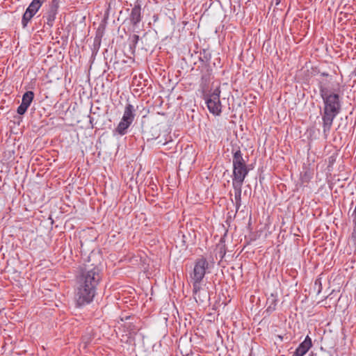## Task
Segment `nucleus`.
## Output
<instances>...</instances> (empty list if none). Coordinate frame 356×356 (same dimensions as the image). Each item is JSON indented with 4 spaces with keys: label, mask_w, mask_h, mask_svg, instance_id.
Wrapping results in <instances>:
<instances>
[{
    "label": "nucleus",
    "mask_w": 356,
    "mask_h": 356,
    "mask_svg": "<svg viewBox=\"0 0 356 356\" xmlns=\"http://www.w3.org/2000/svg\"><path fill=\"white\" fill-rule=\"evenodd\" d=\"M320 94L323 100L324 108L322 115L323 129L324 134H327L331 129L332 122L341 111L339 95L321 86Z\"/></svg>",
    "instance_id": "obj_1"
},
{
    "label": "nucleus",
    "mask_w": 356,
    "mask_h": 356,
    "mask_svg": "<svg viewBox=\"0 0 356 356\" xmlns=\"http://www.w3.org/2000/svg\"><path fill=\"white\" fill-rule=\"evenodd\" d=\"M96 286L76 278V288L74 293V301L77 307L90 304L94 299Z\"/></svg>",
    "instance_id": "obj_2"
},
{
    "label": "nucleus",
    "mask_w": 356,
    "mask_h": 356,
    "mask_svg": "<svg viewBox=\"0 0 356 356\" xmlns=\"http://www.w3.org/2000/svg\"><path fill=\"white\" fill-rule=\"evenodd\" d=\"M102 273L101 269L96 265L86 264L81 268L79 275L76 277L85 282L96 287L102 280Z\"/></svg>",
    "instance_id": "obj_3"
},
{
    "label": "nucleus",
    "mask_w": 356,
    "mask_h": 356,
    "mask_svg": "<svg viewBox=\"0 0 356 356\" xmlns=\"http://www.w3.org/2000/svg\"><path fill=\"white\" fill-rule=\"evenodd\" d=\"M209 268V262L206 258L202 257L196 259L194 265L193 271L191 275V279L193 282V286L195 289H199V284H200L207 270Z\"/></svg>",
    "instance_id": "obj_4"
},
{
    "label": "nucleus",
    "mask_w": 356,
    "mask_h": 356,
    "mask_svg": "<svg viewBox=\"0 0 356 356\" xmlns=\"http://www.w3.org/2000/svg\"><path fill=\"white\" fill-rule=\"evenodd\" d=\"M220 93V88L217 87L210 93L205 95L204 97L209 112L214 115H220L222 113Z\"/></svg>",
    "instance_id": "obj_5"
},
{
    "label": "nucleus",
    "mask_w": 356,
    "mask_h": 356,
    "mask_svg": "<svg viewBox=\"0 0 356 356\" xmlns=\"http://www.w3.org/2000/svg\"><path fill=\"white\" fill-rule=\"evenodd\" d=\"M248 172L247 165H233L232 181L243 183Z\"/></svg>",
    "instance_id": "obj_6"
},
{
    "label": "nucleus",
    "mask_w": 356,
    "mask_h": 356,
    "mask_svg": "<svg viewBox=\"0 0 356 356\" xmlns=\"http://www.w3.org/2000/svg\"><path fill=\"white\" fill-rule=\"evenodd\" d=\"M58 8V5L57 1L52 0L51 4L49 5V10L47 11L45 16L47 18V24L50 27L54 25L56 15L57 14Z\"/></svg>",
    "instance_id": "obj_7"
},
{
    "label": "nucleus",
    "mask_w": 356,
    "mask_h": 356,
    "mask_svg": "<svg viewBox=\"0 0 356 356\" xmlns=\"http://www.w3.org/2000/svg\"><path fill=\"white\" fill-rule=\"evenodd\" d=\"M312 346V339L307 335L294 352L295 356H304Z\"/></svg>",
    "instance_id": "obj_8"
},
{
    "label": "nucleus",
    "mask_w": 356,
    "mask_h": 356,
    "mask_svg": "<svg viewBox=\"0 0 356 356\" xmlns=\"http://www.w3.org/2000/svg\"><path fill=\"white\" fill-rule=\"evenodd\" d=\"M193 297L197 302H204L205 301L209 300V293L201 288L200 284H199V289H195L193 287Z\"/></svg>",
    "instance_id": "obj_9"
},
{
    "label": "nucleus",
    "mask_w": 356,
    "mask_h": 356,
    "mask_svg": "<svg viewBox=\"0 0 356 356\" xmlns=\"http://www.w3.org/2000/svg\"><path fill=\"white\" fill-rule=\"evenodd\" d=\"M142 19L141 8L140 5H135L131 9L130 21L134 26H136Z\"/></svg>",
    "instance_id": "obj_10"
},
{
    "label": "nucleus",
    "mask_w": 356,
    "mask_h": 356,
    "mask_svg": "<svg viewBox=\"0 0 356 356\" xmlns=\"http://www.w3.org/2000/svg\"><path fill=\"white\" fill-rule=\"evenodd\" d=\"M134 106L131 104H127L124 108V113L122 118L123 121L133 122L136 116Z\"/></svg>",
    "instance_id": "obj_11"
},
{
    "label": "nucleus",
    "mask_w": 356,
    "mask_h": 356,
    "mask_svg": "<svg viewBox=\"0 0 356 356\" xmlns=\"http://www.w3.org/2000/svg\"><path fill=\"white\" fill-rule=\"evenodd\" d=\"M132 123L128 121H123L121 119L116 128L114 129V133L120 136H124L127 133V129Z\"/></svg>",
    "instance_id": "obj_12"
},
{
    "label": "nucleus",
    "mask_w": 356,
    "mask_h": 356,
    "mask_svg": "<svg viewBox=\"0 0 356 356\" xmlns=\"http://www.w3.org/2000/svg\"><path fill=\"white\" fill-rule=\"evenodd\" d=\"M243 183L232 181V186L234 190L235 202H241V188Z\"/></svg>",
    "instance_id": "obj_13"
},
{
    "label": "nucleus",
    "mask_w": 356,
    "mask_h": 356,
    "mask_svg": "<svg viewBox=\"0 0 356 356\" xmlns=\"http://www.w3.org/2000/svg\"><path fill=\"white\" fill-rule=\"evenodd\" d=\"M233 165H247L243 157V154L240 149L236 150L233 155Z\"/></svg>",
    "instance_id": "obj_14"
},
{
    "label": "nucleus",
    "mask_w": 356,
    "mask_h": 356,
    "mask_svg": "<svg viewBox=\"0 0 356 356\" xmlns=\"http://www.w3.org/2000/svg\"><path fill=\"white\" fill-rule=\"evenodd\" d=\"M233 165H247L243 157V154L240 149L236 150L233 155Z\"/></svg>",
    "instance_id": "obj_15"
},
{
    "label": "nucleus",
    "mask_w": 356,
    "mask_h": 356,
    "mask_svg": "<svg viewBox=\"0 0 356 356\" xmlns=\"http://www.w3.org/2000/svg\"><path fill=\"white\" fill-rule=\"evenodd\" d=\"M33 98H34L33 92L27 91L22 96V104L29 107L31 102H33Z\"/></svg>",
    "instance_id": "obj_16"
},
{
    "label": "nucleus",
    "mask_w": 356,
    "mask_h": 356,
    "mask_svg": "<svg viewBox=\"0 0 356 356\" xmlns=\"http://www.w3.org/2000/svg\"><path fill=\"white\" fill-rule=\"evenodd\" d=\"M93 339L92 330H90L82 337L81 344L83 348H86L87 346L91 342Z\"/></svg>",
    "instance_id": "obj_17"
},
{
    "label": "nucleus",
    "mask_w": 356,
    "mask_h": 356,
    "mask_svg": "<svg viewBox=\"0 0 356 356\" xmlns=\"http://www.w3.org/2000/svg\"><path fill=\"white\" fill-rule=\"evenodd\" d=\"M45 1L46 0H33L32 2L29 4V7L31 10L37 13L38 10Z\"/></svg>",
    "instance_id": "obj_18"
},
{
    "label": "nucleus",
    "mask_w": 356,
    "mask_h": 356,
    "mask_svg": "<svg viewBox=\"0 0 356 356\" xmlns=\"http://www.w3.org/2000/svg\"><path fill=\"white\" fill-rule=\"evenodd\" d=\"M277 299L273 295H271L270 298H268L267 302L269 304L267 308L268 312H273L275 310L276 306L277 305Z\"/></svg>",
    "instance_id": "obj_19"
},
{
    "label": "nucleus",
    "mask_w": 356,
    "mask_h": 356,
    "mask_svg": "<svg viewBox=\"0 0 356 356\" xmlns=\"http://www.w3.org/2000/svg\"><path fill=\"white\" fill-rule=\"evenodd\" d=\"M33 16H31V14H29L25 11L22 19V24L23 28L27 26L28 23L31 20Z\"/></svg>",
    "instance_id": "obj_20"
},
{
    "label": "nucleus",
    "mask_w": 356,
    "mask_h": 356,
    "mask_svg": "<svg viewBox=\"0 0 356 356\" xmlns=\"http://www.w3.org/2000/svg\"><path fill=\"white\" fill-rule=\"evenodd\" d=\"M28 108L29 107L27 106L24 105L23 104L21 103V104L17 108V112L19 115H23L26 113Z\"/></svg>",
    "instance_id": "obj_21"
},
{
    "label": "nucleus",
    "mask_w": 356,
    "mask_h": 356,
    "mask_svg": "<svg viewBox=\"0 0 356 356\" xmlns=\"http://www.w3.org/2000/svg\"><path fill=\"white\" fill-rule=\"evenodd\" d=\"M354 222V228L351 234V238L356 243V221H353Z\"/></svg>",
    "instance_id": "obj_22"
},
{
    "label": "nucleus",
    "mask_w": 356,
    "mask_h": 356,
    "mask_svg": "<svg viewBox=\"0 0 356 356\" xmlns=\"http://www.w3.org/2000/svg\"><path fill=\"white\" fill-rule=\"evenodd\" d=\"M26 12L28 13L29 14H31V15L33 17L36 14V13L31 10L29 7L26 8Z\"/></svg>",
    "instance_id": "obj_23"
},
{
    "label": "nucleus",
    "mask_w": 356,
    "mask_h": 356,
    "mask_svg": "<svg viewBox=\"0 0 356 356\" xmlns=\"http://www.w3.org/2000/svg\"><path fill=\"white\" fill-rule=\"evenodd\" d=\"M236 211H238L240 208V207L241 206V202H236Z\"/></svg>",
    "instance_id": "obj_24"
},
{
    "label": "nucleus",
    "mask_w": 356,
    "mask_h": 356,
    "mask_svg": "<svg viewBox=\"0 0 356 356\" xmlns=\"http://www.w3.org/2000/svg\"><path fill=\"white\" fill-rule=\"evenodd\" d=\"M134 42L136 44L138 42V39H139V36L137 35H134Z\"/></svg>",
    "instance_id": "obj_25"
},
{
    "label": "nucleus",
    "mask_w": 356,
    "mask_h": 356,
    "mask_svg": "<svg viewBox=\"0 0 356 356\" xmlns=\"http://www.w3.org/2000/svg\"><path fill=\"white\" fill-rule=\"evenodd\" d=\"M321 75H322V76H328V74H327V73H324V72H323V73H322V74H321Z\"/></svg>",
    "instance_id": "obj_26"
},
{
    "label": "nucleus",
    "mask_w": 356,
    "mask_h": 356,
    "mask_svg": "<svg viewBox=\"0 0 356 356\" xmlns=\"http://www.w3.org/2000/svg\"><path fill=\"white\" fill-rule=\"evenodd\" d=\"M292 356H295L294 355H293Z\"/></svg>",
    "instance_id": "obj_27"
}]
</instances>
